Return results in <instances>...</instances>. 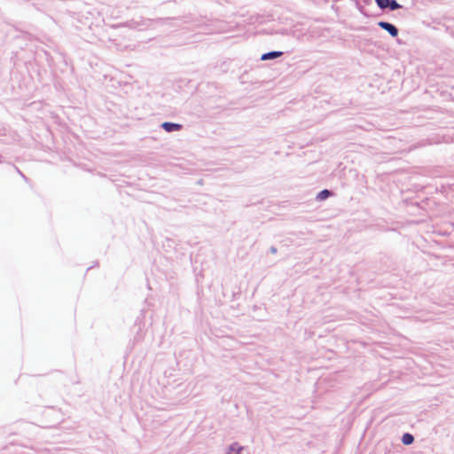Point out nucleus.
I'll list each match as a JSON object with an SVG mask.
<instances>
[{
    "mask_svg": "<svg viewBox=\"0 0 454 454\" xmlns=\"http://www.w3.org/2000/svg\"><path fill=\"white\" fill-rule=\"evenodd\" d=\"M379 26L384 30L387 31L393 37L397 36L398 30L394 25L388 22L380 21Z\"/></svg>",
    "mask_w": 454,
    "mask_h": 454,
    "instance_id": "1",
    "label": "nucleus"
},
{
    "mask_svg": "<svg viewBox=\"0 0 454 454\" xmlns=\"http://www.w3.org/2000/svg\"><path fill=\"white\" fill-rule=\"evenodd\" d=\"M161 126L167 132L179 130L182 128L180 124L172 122H163Z\"/></svg>",
    "mask_w": 454,
    "mask_h": 454,
    "instance_id": "2",
    "label": "nucleus"
},
{
    "mask_svg": "<svg viewBox=\"0 0 454 454\" xmlns=\"http://www.w3.org/2000/svg\"><path fill=\"white\" fill-rule=\"evenodd\" d=\"M281 55H282L281 51H271V52L263 54L262 56V60L271 59L278 58Z\"/></svg>",
    "mask_w": 454,
    "mask_h": 454,
    "instance_id": "3",
    "label": "nucleus"
},
{
    "mask_svg": "<svg viewBox=\"0 0 454 454\" xmlns=\"http://www.w3.org/2000/svg\"><path fill=\"white\" fill-rule=\"evenodd\" d=\"M413 441H414L413 436L408 433L404 434L402 437V442L405 445L411 444L413 442Z\"/></svg>",
    "mask_w": 454,
    "mask_h": 454,
    "instance_id": "4",
    "label": "nucleus"
},
{
    "mask_svg": "<svg viewBox=\"0 0 454 454\" xmlns=\"http://www.w3.org/2000/svg\"><path fill=\"white\" fill-rule=\"evenodd\" d=\"M331 192L328 190H323L317 194V199L319 200H324L330 196Z\"/></svg>",
    "mask_w": 454,
    "mask_h": 454,
    "instance_id": "5",
    "label": "nucleus"
},
{
    "mask_svg": "<svg viewBox=\"0 0 454 454\" xmlns=\"http://www.w3.org/2000/svg\"><path fill=\"white\" fill-rule=\"evenodd\" d=\"M378 6L381 9L388 7L389 0H376Z\"/></svg>",
    "mask_w": 454,
    "mask_h": 454,
    "instance_id": "6",
    "label": "nucleus"
},
{
    "mask_svg": "<svg viewBox=\"0 0 454 454\" xmlns=\"http://www.w3.org/2000/svg\"><path fill=\"white\" fill-rule=\"evenodd\" d=\"M388 7L391 10H396L401 7V5L395 0H389Z\"/></svg>",
    "mask_w": 454,
    "mask_h": 454,
    "instance_id": "7",
    "label": "nucleus"
}]
</instances>
